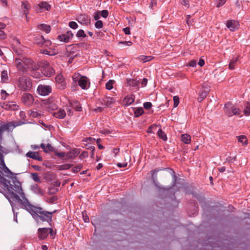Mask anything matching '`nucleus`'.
<instances>
[{"instance_id":"1","label":"nucleus","mask_w":250,"mask_h":250,"mask_svg":"<svg viewBox=\"0 0 250 250\" xmlns=\"http://www.w3.org/2000/svg\"><path fill=\"white\" fill-rule=\"evenodd\" d=\"M7 184H9L7 186L9 192L7 198L9 202H18L21 205L22 208L25 205L24 202L28 201L22 190L21 183L15 177L11 181H8Z\"/></svg>"},{"instance_id":"2","label":"nucleus","mask_w":250,"mask_h":250,"mask_svg":"<svg viewBox=\"0 0 250 250\" xmlns=\"http://www.w3.org/2000/svg\"><path fill=\"white\" fill-rule=\"evenodd\" d=\"M24 204L25 205L22 208L27 210L36 222H46L51 225L52 222V215L56 212V210L52 212L47 211L41 207L31 205L29 201H26Z\"/></svg>"},{"instance_id":"3","label":"nucleus","mask_w":250,"mask_h":250,"mask_svg":"<svg viewBox=\"0 0 250 250\" xmlns=\"http://www.w3.org/2000/svg\"><path fill=\"white\" fill-rule=\"evenodd\" d=\"M72 88H76L78 85L83 89H87L90 86V82L88 78L82 76L79 73H74L72 77Z\"/></svg>"},{"instance_id":"4","label":"nucleus","mask_w":250,"mask_h":250,"mask_svg":"<svg viewBox=\"0 0 250 250\" xmlns=\"http://www.w3.org/2000/svg\"><path fill=\"white\" fill-rule=\"evenodd\" d=\"M18 86L22 91H29L32 87V82L29 78L22 76L19 79Z\"/></svg>"},{"instance_id":"5","label":"nucleus","mask_w":250,"mask_h":250,"mask_svg":"<svg viewBox=\"0 0 250 250\" xmlns=\"http://www.w3.org/2000/svg\"><path fill=\"white\" fill-rule=\"evenodd\" d=\"M25 64H27V69H29L32 72V76L36 78H39L40 74L36 72V71L38 70L40 68L39 64L37 62L29 58L25 59Z\"/></svg>"},{"instance_id":"6","label":"nucleus","mask_w":250,"mask_h":250,"mask_svg":"<svg viewBox=\"0 0 250 250\" xmlns=\"http://www.w3.org/2000/svg\"><path fill=\"white\" fill-rule=\"evenodd\" d=\"M41 71L42 74L47 77H50L55 73L54 69L47 61H44L42 63Z\"/></svg>"},{"instance_id":"7","label":"nucleus","mask_w":250,"mask_h":250,"mask_svg":"<svg viewBox=\"0 0 250 250\" xmlns=\"http://www.w3.org/2000/svg\"><path fill=\"white\" fill-rule=\"evenodd\" d=\"M224 111L228 117H231L233 115H239L240 110L239 108L234 107L229 102L225 105Z\"/></svg>"},{"instance_id":"8","label":"nucleus","mask_w":250,"mask_h":250,"mask_svg":"<svg viewBox=\"0 0 250 250\" xmlns=\"http://www.w3.org/2000/svg\"><path fill=\"white\" fill-rule=\"evenodd\" d=\"M25 59H27V58H23L22 59L16 58L15 60L17 68L23 73L27 71V64H25Z\"/></svg>"},{"instance_id":"9","label":"nucleus","mask_w":250,"mask_h":250,"mask_svg":"<svg viewBox=\"0 0 250 250\" xmlns=\"http://www.w3.org/2000/svg\"><path fill=\"white\" fill-rule=\"evenodd\" d=\"M34 99L32 94L25 93L21 97V101L23 104L27 106H30L32 105Z\"/></svg>"},{"instance_id":"10","label":"nucleus","mask_w":250,"mask_h":250,"mask_svg":"<svg viewBox=\"0 0 250 250\" xmlns=\"http://www.w3.org/2000/svg\"><path fill=\"white\" fill-rule=\"evenodd\" d=\"M1 107L5 110H17L19 109V106L13 102H3L0 103Z\"/></svg>"},{"instance_id":"11","label":"nucleus","mask_w":250,"mask_h":250,"mask_svg":"<svg viewBox=\"0 0 250 250\" xmlns=\"http://www.w3.org/2000/svg\"><path fill=\"white\" fill-rule=\"evenodd\" d=\"M76 20L80 23L85 26L89 25L91 21L90 17L86 14H80L78 15L76 18Z\"/></svg>"},{"instance_id":"12","label":"nucleus","mask_w":250,"mask_h":250,"mask_svg":"<svg viewBox=\"0 0 250 250\" xmlns=\"http://www.w3.org/2000/svg\"><path fill=\"white\" fill-rule=\"evenodd\" d=\"M37 90L39 94L42 96L48 95L52 91V88L49 85H39Z\"/></svg>"},{"instance_id":"13","label":"nucleus","mask_w":250,"mask_h":250,"mask_svg":"<svg viewBox=\"0 0 250 250\" xmlns=\"http://www.w3.org/2000/svg\"><path fill=\"white\" fill-rule=\"evenodd\" d=\"M209 90L210 89L208 86H203L199 93L198 101L199 102H201L203 100H204L209 93Z\"/></svg>"},{"instance_id":"14","label":"nucleus","mask_w":250,"mask_h":250,"mask_svg":"<svg viewBox=\"0 0 250 250\" xmlns=\"http://www.w3.org/2000/svg\"><path fill=\"white\" fill-rule=\"evenodd\" d=\"M226 26L230 31H234L239 28L240 24L238 21L230 20L227 21Z\"/></svg>"},{"instance_id":"15","label":"nucleus","mask_w":250,"mask_h":250,"mask_svg":"<svg viewBox=\"0 0 250 250\" xmlns=\"http://www.w3.org/2000/svg\"><path fill=\"white\" fill-rule=\"evenodd\" d=\"M73 37V34L71 31H68L65 34H62L58 36V39L61 42H67L70 39Z\"/></svg>"},{"instance_id":"16","label":"nucleus","mask_w":250,"mask_h":250,"mask_svg":"<svg viewBox=\"0 0 250 250\" xmlns=\"http://www.w3.org/2000/svg\"><path fill=\"white\" fill-rule=\"evenodd\" d=\"M57 86L60 89H64L66 87L65 82L62 75H57L55 78Z\"/></svg>"},{"instance_id":"17","label":"nucleus","mask_w":250,"mask_h":250,"mask_svg":"<svg viewBox=\"0 0 250 250\" xmlns=\"http://www.w3.org/2000/svg\"><path fill=\"white\" fill-rule=\"evenodd\" d=\"M2 151L0 152V168L2 169L5 173H8L10 174H13L11 170L6 166L4 162L3 155L1 154Z\"/></svg>"},{"instance_id":"18","label":"nucleus","mask_w":250,"mask_h":250,"mask_svg":"<svg viewBox=\"0 0 250 250\" xmlns=\"http://www.w3.org/2000/svg\"><path fill=\"white\" fill-rule=\"evenodd\" d=\"M49 229L43 228L38 229V237L40 239L42 240L46 238L48 234Z\"/></svg>"},{"instance_id":"19","label":"nucleus","mask_w":250,"mask_h":250,"mask_svg":"<svg viewBox=\"0 0 250 250\" xmlns=\"http://www.w3.org/2000/svg\"><path fill=\"white\" fill-rule=\"evenodd\" d=\"M26 156L39 161H42V157L40 156L38 152L29 151L26 154Z\"/></svg>"},{"instance_id":"20","label":"nucleus","mask_w":250,"mask_h":250,"mask_svg":"<svg viewBox=\"0 0 250 250\" xmlns=\"http://www.w3.org/2000/svg\"><path fill=\"white\" fill-rule=\"evenodd\" d=\"M134 100L135 96L134 95H127L123 100V104L125 106H128L133 103Z\"/></svg>"},{"instance_id":"21","label":"nucleus","mask_w":250,"mask_h":250,"mask_svg":"<svg viewBox=\"0 0 250 250\" xmlns=\"http://www.w3.org/2000/svg\"><path fill=\"white\" fill-rule=\"evenodd\" d=\"M53 115L55 118L62 119L64 118L66 116V112L64 110L59 108L53 113Z\"/></svg>"},{"instance_id":"22","label":"nucleus","mask_w":250,"mask_h":250,"mask_svg":"<svg viewBox=\"0 0 250 250\" xmlns=\"http://www.w3.org/2000/svg\"><path fill=\"white\" fill-rule=\"evenodd\" d=\"M21 8L23 14L27 17L29 10L31 8V5L27 1H25L22 2Z\"/></svg>"},{"instance_id":"23","label":"nucleus","mask_w":250,"mask_h":250,"mask_svg":"<svg viewBox=\"0 0 250 250\" xmlns=\"http://www.w3.org/2000/svg\"><path fill=\"white\" fill-rule=\"evenodd\" d=\"M40 147L42 148L45 153L54 151V147L50 144H47L46 145L45 144L42 143L40 145Z\"/></svg>"},{"instance_id":"24","label":"nucleus","mask_w":250,"mask_h":250,"mask_svg":"<svg viewBox=\"0 0 250 250\" xmlns=\"http://www.w3.org/2000/svg\"><path fill=\"white\" fill-rule=\"evenodd\" d=\"M80 152L79 149L75 148L67 152L66 156L69 159H74L80 154Z\"/></svg>"},{"instance_id":"25","label":"nucleus","mask_w":250,"mask_h":250,"mask_svg":"<svg viewBox=\"0 0 250 250\" xmlns=\"http://www.w3.org/2000/svg\"><path fill=\"white\" fill-rule=\"evenodd\" d=\"M70 106L72 107L77 111H81L82 110L81 104L78 101H74L70 102Z\"/></svg>"},{"instance_id":"26","label":"nucleus","mask_w":250,"mask_h":250,"mask_svg":"<svg viewBox=\"0 0 250 250\" xmlns=\"http://www.w3.org/2000/svg\"><path fill=\"white\" fill-rule=\"evenodd\" d=\"M44 38L43 36L38 34L34 39V42L39 46H43Z\"/></svg>"},{"instance_id":"27","label":"nucleus","mask_w":250,"mask_h":250,"mask_svg":"<svg viewBox=\"0 0 250 250\" xmlns=\"http://www.w3.org/2000/svg\"><path fill=\"white\" fill-rule=\"evenodd\" d=\"M103 101L106 107H110L115 102L116 100L113 98L106 97L103 99Z\"/></svg>"},{"instance_id":"28","label":"nucleus","mask_w":250,"mask_h":250,"mask_svg":"<svg viewBox=\"0 0 250 250\" xmlns=\"http://www.w3.org/2000/svg\"><path fill=\"white\" fill-rule=\"evenodd\" d=\"M31 189L34 193L39 195H42L43 194V190L40 188L37 184H34L31 186Z\"/></svg>"},{"instance_id":"29","label":"nucleus","mask_w":250,"mask_h":250,"mask_svg":"<svg viewBox=\"0 0 250 250\" xmlns=\"http://www.w3.org/2000/svg\"><path fill=\"white\" fill-rule=\"evenodd\" d=\"M38 6L39 7L40 10L45 9L48 11L50 9L51 6L46 1L41 2Z\"/></svg>"},{"instance_id":"30","label":"nucleus","mask_w":250,"mask_h":250,"mask_svg":"<svg viewBox=\"0 0 250 250\" xmlns=\"http://www.w3.org/2000/svg\"><path fill=\"white\" fill-rule=\"evenodd\" d=\"M238 60H239L238 56H237L236 57L232 58L231 59L230 62L229 63V68L231 70L234 69L235 68V66L237 62L238 61Z\"/></svg>"},{"instance_id":"31","label":"nucleus","mask_w":250,"mask_h":250,"mask_svg":"<svg viewBox=\"0 0 250 250\" xmlns=\"http://www.w3.org/2000/svg\"><path fill=\"white\" fill-rule=\"evenodd\" d=\"M181 141L186 144H189L191 142V137L188 134L181 135Z\"/></svg>"},{"instance_id":"32","label":"nucleus","mask_w":250,"mask_h":250,"mask_svg":"<svg viewBox=\"0 0 250 250\" xmlns=\"http://www.w3.org/2000/svg\"><path fill=\"white\" fill-rule=\"evenodd\" d=\"M38 29L48 33L50 31V26L45 24H41L38 26Z\"/></svg>"},{"instance_id":"33","label":"nucleus","mask_w":250,"mask_h":250,"mask_svg":"<svg viewBox=\"0 0 250 250\" xmlns=\"http://www.w3.org/2000/svg\"><path fill=\"white\" fill-rule=\"evenodd\" d=\"M127 83L129 86L138 87L140 82L139 81L135 79H129L127 80Z\"/></svg>"},{"instance_id":"34","label":"nucleus","mask_w":250,"mask_h":250,"mask_svg":"<svg viewBox=\"0 0 250 250\" xmlns=\"http://www.w3.org/2000/svg\"><path fill=\"white\" fill-rule=\"evenodd\" d=\"M144 113V110L143 107H138L134 111L135 117H139Z\"/></svg>"},{"instance_id":"35","label":"nucleus","mask_w":250,"mask_h":250,"mask_svg":"<svg viewBox=\"0 0 250 250\" xmlns=\"http://www.w3.org/2000/svg\"><path fill=\"white\" fill-rule=\"evenodd\" d=\"M244 113L246 116L250 115V103L247 102L244 104Z\"/></svg>"},{"instance_id":"36","label":"nucleus","mask_w":250,"mask_h":250,"mask_svg":"<svg viewBox=\"0 0 250 250\" xmlns=\"http://www.w3.org/2000/svg\"><path fill=\"white\" fill-rule=\"evenodd\" d=\"M157 134L159 137L163 140L166 141L167 140L166 134L162 130L161 128H160L158 130Z\"/></svg>"},{"instance_id":"37","label":"nucleus","mask_w":250,"mask_h":250,"mask_svg":"<svg viewBox=\"0 0 250 250\" xmlns=\"http://www.w3.org/2000/svg\"><path fill=\"white\" fill-rule=\"evenodd\" d=\"M1 79L3 83H6L8 80L7 72L6 70H3L1 73Z\"/></svg>"},{"instance_id":"38","label":"nucleus","mask_w":250,"mask_h":250,"mask_svg":"<svg viewBox=\"0 0 250 250\" xmlns=\"http://www.w3.org/2000/svg\"><path fill=\"white\" fill-rule=\"evenodd\" d=\"M238 142L241 143L243 145H246L248 144L247 137L245 135H241L238 137Z\"/></svg>"},{"instance_id":"39","label":"nucleus","mask_w":250,"mask_h":250,"mask_svg":"<svg viewBox=\"0 0 250 250\" xmlns=\"http://www.w3.org/2000/svg\"><path fill=\"white\" fill-rule=\"evenodd\" d=\"M114 81L110 80L105 84V88L108 90H111L113 87Z\"/></svg>"},{"instance_id":"40","label":"nucleus","mask_w":250,"mask_h":250,"mask_svg":"<svg viewBox=\"0 0 250 250\" xmlns=\"http://www.w3.org/2000/svg\"><path fill=\"white\" fill-rule=\"evenodd\" d=\"M140 60L144 61V62H146L148 61H150L152 60L153 59V57L149 56H146L144 55H142L140 56Z\"/></svg>"},{"instance_id":"41","label":"nucleus","mask_w":250,"mask_h":250,"mask_svg":"<svg viewBox=\"0 0 250 250\" xmlns=\"http://www.w3.org/2000/svg\"><path fill=\"white\" fill-rule=\"evenodd\" d=\"M83 167L82 164H79L77 166H75L72 168V171L74 173H77L79 172Z\"/></svg>"},{"instance_id":"42","label":"nucleus","mask_w":250,"mask_h":250,"mask_svg":"<svg viewBox=\"0 0 250 250\" xmlns=\"http://www.w3.org/2000/svg\"><path fill=\"white\" fill-rule=\"evenodd\" d=\"M73 165L70 164H66L60 166V170H67L72 167Z\"/></svg>"},{"instance_id":"43","label":"nucleus","mask_w":250,"mask_h":250,"mask_svg":"<svg viewBox=\"0 0 250 250\" xmlns=\"http://www.w3.org/2000/svg\"><path fill=\"white\" fill-rule=\"evenodd\" d=\"M76 36L78 38H85L86 37V34H85L84 31L83 29H80L78 31Z\"/></svg>"},{"instance_id":"44","label":"nucleus","mask_w":250,"mask_h":250,"mask_svg":"<svg viewBox=\"0 0 250 250\" xmlns=\"http://www.w3.org/2000/svg\"><path fill=\"white\" fill-rule=\"evenodd\" d=\"M31 177L33 180L36 182H41L40 178L38 176V173H33L31 174Z\"/></svg>"},{"instance_id":"45","label":"nucleus","mask_w":250,"mask_h":250,"mask_svg":"<svg viewBox=\"0 0 250 250\" xmlns=\"http://www.w3.org/2000/svg\"><path fill=\"white\" fill-rule=\"evenodd\" d=\"M215 4L217 7H220L223 5L226 1V0H214Z\"/></svg>"},{"instance_id":"46","label":"nucleus","mask_w":250,"mask_h":250,"mask_svg":"<svg viewBox=\"0 0 250 250\" xmlns=\"http://www.w3.org/2000/svg\"><path fill=\"white\" fill-rule=\"evenodd\" d=\"M68 24L69 26L73 29H76L78 27V25L75 21H70Z\"/></svg>"},{"instance_id":"47","label":"nucleus","mask_w":250,"mask_h":250,"mask_svg":"<svg viewBox=\"0 0 250 250\" xmlns=\"http://www.w3.org/2000/svg\"><path fill=\"white\" fill-rule=\"evenodd\" d=\"M41 115V113L38 111H31L30 115L33 118H37L40 116Z\"/></svg>"},{"instance_id":"48","label":"nucleus","mask_w":250,"mask_h":250,"mask_svg":"<svg viewBox=\"0 0 250 250\" xmlns=\"http://www.w3.org/2000/svg\"><path fill=\"white\" fill-rule=\"evenodd\" d=\"M143 105L146 110H149L152 107V104L150 102H146L144 103Z\"/></svg>"},{"instance_id":"49","label":"nucleus","mask_w":250,"mask_h":250,"mask_svg":"<svg viewBox=\"0 0 250 250\" xmlns=\"http://www.w3.org/2000/svg\"><path fill=\"white\" fill-rule=\"evenodd\" d=\"M95 26L97 28H101L103 26V23L101 21H97L95 22Z\"/></svg>"},{"instance_id":"50","label":"nucleus","mask_w":250,"mask_h":250,"mask_svg":"<svg viewBox=\"0 0 250 250\" xmlns=\"http://www.w3.org/2000/svg\"><path fill=\"white\" fill-rule=\"evenodd\" d=\"M173 101H174V107H176L179 103V98L178 96H174L173 97Z\"/></svg>"},{"instance_id":"51","label":"nucleus","mask_w":250,"mask_h":250,"mask_svg":"<svg viewBox=\"0 0 250 250\" xmlns=\"http://www.w3.org/2000/svg\"><path fill=\"white\" fill-rule=\"evenodd\" d=\"M88 156V153L86 151H83L79 156V158L81 159H83V158H86Z\"/></svg>"},{"instance_id":"52","label":"nucleus","mask_w":250,"mask_h":250,"mask_svg":"<svg viewBox=\"0 0 250 250\" xmlns=\"http://www.w3.org/2000/svg\"><path fill=\"white\" fill-rule=\"evenodd\" d=\"M101 16L103 18H106L108 15V11L106 10H103L101 12Z\"/></svg>"},{"instance_id":"53","label":"nucleus","mask_w":250,"mask_h":250,"mask_svg":"<svg viewBox=\"0 0 250 250\" xmlns=\"http://www.w3.org/2000/svg\"><path fill=\"white\" fill-rule=\"evenodd\" d=\"M7 37L6 34L5 33V32L2 30V29L0 30V40H4L6 39Z\"/></svg>"},{"instance_id":"54","label":"nucleus","mask_w":250,"mask_h":250,"mask_svg":"<svg viewBox=\"0 0 250 250\" xmlns=\"http://www.w3.org/2000/svg\"><path fill=\"white\" fill-rule=\"evenodd\" d=\"M159 170L158 169H154L153 170H151V175H152V178L153 179H156L157 178V173L158 172Z\"/></svg>"},{"instance_id":"55","label":"nucleus","mask_w":250,"mask_h":250,"mask_svg":"<svg viewBox=\"0 0 250 250\" xmlns=\"http://www.w3.org/2000/svg\"><path fill=\"white\" fill-rule=\"evenodd\" d=\"M52 44V42L48 40H44L43 46L49 47Z\"/></svg>"},{"instance_id":"56","label":"nucleus","mask_w":250,"mask_h":250,"mask_svg":"<svg viewBox=\"0 0 250 250\" xmlns=\"http://www.w3.org/2000/svg\"><path fill=\"white\" fill-rule=\"evenodd\" d=\"M100 11H97L94 14V19L95 21H99L98 20L100 19Z\"/></svg>"},{"instance_id":"57","label":"nucleus","mask_w":250,"mask_h":250,"mask_svg":"<svg viewBox=\"0 0 250 250\" xmlns=\"http://www.w3.org/2000/svg\"><path fill=\"white\" fill-rule=\"evenodd\" d=\"M157 5L156 0H151L150 3L149 4V8L153 9V7Z\"/></svg>"},{"instance_id":"58","label":"nucleus","mask_w":250,"mask_h":250,"mask_svg":"<svg viewBox=\"0 0 250 250\" xmlns=\"http://www.w3.org/2000/svg\"><path fill=\"white\" fill-rule=\"evenodd\" d=\"M40 52H41V53H42L43 54H47V55H54V54H51L50 53V51H48L46 49H41Z\"/></svg>"},{"instance_id":"59","label":"nucleus","mask_w":250,"mask_h":250,"mask_svg":"<svg viewBox=\"0 0 250 250\" xmlns=\"http://www.w3.org/2000/svg\"><path fill=\"white\" fill-rule=\"evenodd\" d=\"M191 17L190 15H188L187 16V23L188 24V26H190L192 24V20H190Z\"/></svg>"},{"instance_id":"60","label":"nucleus","mask_w":250,"mask_h":250,"mask_svg":"<svg viewBox=\"0 0 250 250\" xmlns=\"http://www.w3.org/2000/svg\"><path fill=\"white\" fill-rule=\"evenodd\" d=\"M197 61L194 60L190 61L188 63V65L191 67H194L196 65Z\"/></svg>"},{"instance_id":"61","label":"nucleus","mask_w":250,"mask_h":250,"mask_svg":"<svg viewBox=\"0 0 250 250\" xmlns=\"http://www.w3.org/2000/svg\"><path fill=\"white\" fill-rule=\"evenodd\" d=\"M1 95L2 99H5L7 96L8 95V94H7L5 90H1Z\"/></svg>"},{"instance_id":"62","label":"nucleus","mask_w":250,"mask_h":250,"mask_svg":"<svg viewBox=\"0 0 250 250\" xmlns=\"http://www.w3.org/2000/svg\"><path fill=\"white\" fill-rule=\"evenodd\" d=\"M83 219L85 222H86V223L89 222V219L88 216L86 214V213L83 212Z\"/></svg>"},{"instance_id":"63","label":"nucleus","mask_w":250,"mask_h":250,"mask_svg":"<svg viewBox=\"0 0 250 250\" xmlns=\"http://www.w3.org/2000/svg\"><path fill=\"white\" fill-rule=\"evenodd\" d=\"M158 126V125H155V124H153V125H151L150 126H149L148 127V128H147V132L148 133H152V129L153 127H157Z\"/></svg>"},{"instance_id":"64","label":"nucleus","mask_w":250,"mask_h":250,"mask_svg":"<svg viewBox=\"0 0 250 250\" xmlns=\"http://www.w3.org/2000/svg\"><path fill=\"white\" fill-rule=\"evenodd\" d=\"M182 4L188 8L189 5V0H182Z\"/></svg>"}]
</instances>
